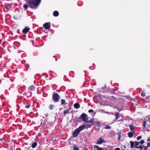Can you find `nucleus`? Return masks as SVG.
Segmentation results:
<instances>
[{"instance_id":"obj_1","label":"nucleus","mask_w":150,"mask_h":150,"mask_svg":"<svg viewBox=\"0 0 150 150\" xmlns=\"http://www.w3.org/2000/svg\"><path fill=\"white\" fill-rule=\"evenodd\" d=\"M29 7L32 8H35L38 7L41 2V0H27Z\"/></svg>"},{"instance_id":"obj_2","label":"nucleus","mask_w":150,"mask_h":150,"mask_svg":"<svg viewBox=\"0 0 150 150\" xmlns=\"http://www.w3.org/2000/svg\"><path fill=\"white\" fill-rule=\"evenodd\" d=\"M60 96L57 93H54L52 95V99L55 102H58L60 99Z\"/></svg>"},{"instance_id":"obj_3","label":"nucleus","mask_w":150,"mask_h":150,"mask_svg":"<svg viewBox=\"0 0 150 150\" xmlns=\"http://www.w3.org/2000/svg\"><path fill=\"white\" fill-rule=\"evenodd\" d=\"M80 116L82 121L86 122L88 120V117L85 113H83Z\"/></svg>"},{"instance_id":"obj_4","label":"nucleus","mask_w":150,"mask_h":150,"mask_svg":"<svg viewBox=\"0 0 150 150\" xmlns=\"http://www.w3.org/2000/svg\"><path fill=\"white\" fill-rule=\"evenodd\" d=\"M80 132L77 128L76 129L73 133V136L74 137H76L80 133Z\"/></svg>"},{"instance_id":"obj_5","label":"nucleus","mask_w":150,"mask_h":150,"mask_svg":"<svg viewBox=\"0 0 150 150\" xmlns=\"http://www.w3.org/2000/svg\"><path fill=\"white\" fill-rule=\"evenodd\" d=\"M43 27L46 29H49L50 28V25L49 23H45L43 25Z\"/></svg>"},{"instance_id":"obj_6","label":"nucleus","mask_w":150,"mask_h":150,"mask_svg":"<svg viewBox=\"0 0 150 150\" xmlns=\"http://www.w3.org/2000/svg\"><path fill=\"white\" fill-rule=\"evenodd\" d=\"M30 28L28 27H26L22 30L23 33L26 34L28 33L29 30Z\"/></svg>"},{"instance_id":"obj_7","label":"nucleus","mask_w":150,"mask_h":150,"mask_svg":"<svg viewBox=\"0 0 150 150\" xmlns=\"http://www.w3.org/2000/svg\"><path fill=\"white\" fill-rule=\"evenodd\" d=\"M85 126L84 125H82L80 126L77 129H78L80 132L81 130H83L84 129H85Z\"/></svg>"},{"instance_id":"obj_8","label":"nucleus","mask_w":150,"mask_h":150,"mask_svg":"<svg viewBox=\"0 0 150 150\" xmlns=\"http://www.w3.org/2000/svg\"><path fill=\"white\" fill-rule=\"evenodd\" d=\"M105 142V141L103 139L99 138V140H98L97 143L98 144H100L103 143H104Z\"/></svg>"},{"instance_id":"obj_9","label":"nucleus","mask_w":150,"mask_h":150,"mask_svg":"<svg viewBox=\"0 0 150 150\" xmlns=\"http://www.w3.org/2000/svg\"><path fill=\"white\" fill-rule=\"evenodd\" d=\"M40 124L41 125H45L46 123L47 122V120L45 119L44 120H40Z\"/></svg>"},{"instance_id":"obj_10","label":"nucleus","mask_w":150,"mask_h":150,"mask_svg":"<svg viewBox=\"0 0 150 150\" xmlns=\"http://www.w3.org/2000/svg\"><path fill=\"white\" fill-rule=\"evenodd\" d=\"M74 107L76 109H78L80 108V105L79 103H76L74 104Z\"/></svg>"},{"instance_id":"obj_11","label":"nucleus","mask_w":150,"mask_h":150,"mask_svg":"<svg viewBox=\"0 0 150 150\" xmlns=\"http://www.w3.org/2000/svg\"><path fill=\"white\" fill-rule=\"evenodd\" d=\"M35 87L33 85L30 86L28 88V89L30 91H33L35 90Z\"/></svg>"},{"instance_id":"obj_12","label":"nucleus","mask_w":150,"mask_h":150,"mask_svg":"<svg viewBox=\"0 0 150 150\" xmlns=\"http://www.w3.org/2000/svg\"><path fill=\"white\" fill-rule=\"evenodd\" d=\"M12 4H5V7L8 9H9L11 7Z\"/></svg>"},{"instance_id":"obj_13","label":"nucleus","mask_w":150,"mask_h":150,"mask_svg":"<svg viewBox=\"0 0 150 150\" xmlns=\"http://www.w3.org/2000/svg\"><path fill=\"white\" fill-rule=\"evenodd\" d=\"M59 15V13L57 11H54L53 13V15L55 17H57Z\"/></svg>"},{"instance_id":"obj_14","label":"nucleus","mask_w":150,"mask_h":150,"mask_svg":"<svg viewBox=\"0 0 150 150\" xmlns=\"http://www.w3.org/2000/svg\"><path fill=\"white\" fill-rule=\"evenodd\" d=\"M71 109V107H70L68 110H64L63 112L64 114L65 115L69 113V111Z\"/></svg>"},{"instance_id":"obj_15","label":"nucleus","mask_w":150,"mask_h":150,"mask_svg":"<svg viewBox=\"0 0 150 150\" xmlns=\"http://www.w3.org/2000/svg\"><path fill=\"white\" fill-rule=\"evenodd\" d=\"M128 136L130 138H132L133 136V134L132 132H129L128 134Z\"/></svg>"},{"instance_id":"obj_16","label":"nucleus","mask_w":150,"mask_h":150,"mask_svg":"<svg viewBox=\"0 0 150 150\" xmlns=\"http://www.w3.org/2000/svg\"><path fill=\"white\" fill-rule=\"evenodd\" d=\"M61 103L62 105H66L67 104V103L66 102L65 100L64 99H61Z\"/></svg>"},{"instance_id":"obj_17","label":"nucleus","mask_w":150,"mask_h":150,"mask_svg":"<svg viewBox=\"0 0 150 150\" xmlns=\"http://www.w3.org/2000/svg\"><path fill=\"white\" fill-rule=\"evenodd\" d=\"M119 113L118 112H116L115 113V116L116 117V120H117L118 118H119Z\"/></svg>"},{"instance_id":"obj_18","label":"nucleus","mask_w":150,"mask_h":150,"mask_svg":"<svg viewBox=\"0 0 150 150\" xmlns=\"http://www.w3.org/2000/svg\"><path fill=\"white\" fill-rule=\"evenodd\" d=\"M29 6V5H28L27 3L24 4L23 6V7L25 10L27 9L28 8Z\"/></svg>"},{"instance_id":"obj_19","label":"nucleus","mask_w":150,"mask_h":150,"mask_svg":"<svg viewBox=\"0 0 150 150\" xmlns=\"http://www.w3.org/2000/svg\"><path fill=\"white\" fill-rule=\"evenodd\" d=\"M130 148L131 149H133V148L134 146V142L131 141L130 142Z\"/></svg>"},{"instance_id":"obj_20","label":"nucleus","mask_w":150,"mask_h":150,"mask_svg":"<svg viewBox=\"0 0 150 150\" xmlns=\"http://www.w3.org/2000/svg\"><path fill=\"white\" fill-rule=\"evenodd\" d=\"M85 129H87L88 128H90L91 127L92 125L90 124H86L85 125Z\"/></svg>"},{"instance_id":"obj_21","label":"nucleus","mask_w":150,"mask_h":150,"mask_svg":"<svg viewBox=\"0 0 150 150\" xmlns=\"http://www.w3.org/2000/svg\"><path fill=\"white\" fill-rule=\"evenodd\" d=\"M81 116L79 117H76V120L78 122H81Z\"/></svg>"},{"instance_id":"obj_22","label":"nucleus","mask_w":150,"mask_h":150,"mask_svg":"<svg viewBox=\"0 0 150 150\" xmlns=\"http://www.w3.org/2000/svg\"><path fill=\"white\" fill-rule=\"evenodd\" d=\"M139 142L138 141H136V142L134 146V147L136 148H137L138 147L137 146L139 145Z\"/></svg>"},{"instance_id":"obj_23","label":"nucleus","mask_w":150,"mask_h":150,"mask_svg":"<svg viewBox=\"0 0 150 150\" xmlns=\"http://www.w3.org/2000/svg\"><path fill=\"white\" fill-rule=\"evenodd\" d=\"M37 143L36 142H34L32 145V147L33 148H35L37 146Z\"/></svg>"},{"instance_id":"obj_24","label":"nucleus","mask_w":150,"mask_h":150,"mask_svg":"<svg viewBox=\"0 0 150 150\" xmlns=\"http://www.w3.org/2000/svg\"><path fill=\"white\" fill-rule=\"evenodd\" d=\"M117 134L118 135V139L119 140H120L121 137V132H119Z\"/></svg>"},{"instance_id":"obj_25","label":"nucleus","mask_w":150,"mask_h":150,"mask_svg":"<svg viewBox=\"0 0 150 150\" xmlns=\"http://www.w3.org/2000/svg\"><path fill=\"white\" fill-rule=\"evenodd\" d=\"M86 122H88V123H91L93 124V123H94V119H92L90 120H89V121H88V120H87V121H86Z\"/></svg>"},{"instance_id":"obj_26","label":"nucleus","mask_w":150,"mask_h":150,"mask_svg":"<svg viewBox=\"0 0 150 150\" xmlns=\"http://www.w3.org/2000/svg\"><path fill=\"white\" fill-rule=\"evenodd\" d=\"M141 95L143 97L146 96V93L144 91H142L141 93Z\"/></svg>"},{"instance_id":"obj_27","label":"nucleus","mask_w":150,"mask_h":150,"mask_svg":"<svg viewBox=\"0 0 150 150\" xmlns=\"http://www.w3.org/2000/svg\"><path fill=\"white\" fill-rule=\"evenodd\" d=\"M54 108V105L51 104L49 106V108L50 110H52Z\"/></svg>"},{"instance_id":"obj_28","label":"nucleus","mask_w":150,"mask_h":150,"mask_svg":"<svg viewBox=\"0 0 150 150\" xmlns=\"http://www.w3.org/2000/svg\"><path fill=\"white\" fill-rule=\"evenodd\" d=\"M93 147L94 149H97L98 150L100 148L99 146L97 145H95Z\"/></svg>"},{"instance_id":"obj_29","label":"nucleus","mask_w":150,"mask_h":150,"mask_svg":"<svg viewBox=\"0 0 150 150\" xmlns=\"http://www.w3.org/2000/svg\"><path fill=\"white\" fill-rule=\"evenodd\" d=\"M130 130H132L134 129V126L132 125H129Z\"/></svg>"},{"instance_id":"obj_30","label":"nucleus","mask_w":150,"mask_h":150,"mask_svg":"<svg viewBox=\"0 0 150 150\" xmlns=\"http://www.w3.org/2000/svg\"><path fill=\"white\" fill-rule=\"evenodd\" d=\"M111 128V126H110L109 125H107L105 127V129H110Z\"/></svg>"},{"instance_id":"obj_31","label":"nucleus","mask_w":150,"mask_h":150,"mask_svg":"<svg viewBox=\"0 0 150 150\" xmlns=\"http://www.w3.org/2000/svg\"><path fill=\"white\" fill-rule=\"evenodd\" d=\"M31 106V104H29L28 105H26L25 106V107L27 108H30V106Z\"/></svg>"},{"instance_id":"obj_32","label":"nucleus","mask_w":150,"mask_h":150,"mask_svg":"<svg viewBox=\"0 0 150 150\" xmlns=\"http://www.w3.org/2000/svg\"><path fill=\"white\" fill-rule=\"evenodd\" d=\"M139 148L140 149V150H143V147L142 146H138V147L137 149H139Z\"/></svg>"},{"instance_id":"obj_33","label":"nucleus","mask_w":150,"mask_h":150,"mask_svg":"<svg viewBox=\"0 0 150 150\" xmlns=\"http://www.w3.org/2000/svg\"><path fill=\"white\" fill-rule=\"evenodd\" d=\"M139 143L142 144H143L144 143V140H141L139 142Z\"/></svg>"},{"instance_id":"obj_34","label":"nucleus","mask_w":150,"mask_h":150,"mask_svg":"<svg viewBox=\"0 0 150 150\" xmlns=\"http://www.w3.org/2000/svg\"><path fill=\"white\" fill-rule=\"evenodd\" d=\"M74 150H79L78 149V147L76 146H75L74 147Z\"/></svg>"},{"instance_id":"obj_35","label":"nucleus","mask_w":150,"mask_h":150,"mask_svg":"<svg viewBox=\"0 0 150 150\" xmlns=\"http://www.w3.org/2000/svg\"><path fill=\"white\" fill-rule=\"evenodd\" d=\"M142 138V137L141 136H138L137 138V140H139L140 139H141Z\"/></svg>"},{"instance_id":"obj_36","label":"nucleus","mask_w":150,"mask_h":150,"mask_svg":"<svg viewBox=\"0 0 150 150\" xmlns=\"http://www.w3.org/2000/svg\"><path fill=\"white\" fill-rule=\"evenodd\" d=\"M146 121H144L143 122V125L144 127H145L146 125Z\"/></svg>"},{"instance_id":"obj_37","label":"nucleus","mask_w":150,"mask_h":150,"mask_svg":"<svg viewBox=\"0 0 150 150\" xmlns=\"http://www.w3.org/2000/svg\"><path fill=\"white\" fill-rule=\"evenodd\" d=\"M88 112L89 113H91V112H94V110H93L92 109H90L89 110H88Z\"/></svg>"},{"instance_id":"obj_38","label":"nucleus","mask_w":150,"mask_h":150,"mask_svg":"<svg viewBox=\"0 0 150 150\" xmlns=\"http://www.w3.org/2000/svg\"><path fill=\"white\" fill-rule=\"evenodd\" d=\"M148 147L147 146H145L144 148V150H147Z\"/></svg>"},{"instance_id":"obj_39","label":"nucleus","mask_w":150,"mask_h":150,"mask_svg":"<svg viewBox=\"0 0 150 150\" xmlns=\"http://www.w3.org/2000/svg\"><path fill=\"white\" fill-rule=\"evenodd\" d=\"M147 146L148 147L150 146V142L148 143L147 144Z\"/></svg>"},{"instance_id":"obj_40","label":"nucleus","mask_w":150,"mask_h":150,"mask_svg":"<svg viewBox=\"0 0 150 150\" xmlns=\"http://www.w3.org/2000/svg\"><path fill=\"white\" fill-rule=\"evenodd\" d=\"M115 150H120V149L119 148H117Z\"/></svg>"},{"instance_id":"obj_41","label":"nucleus","mask_w":150,"mask_h":150,"mask_svg":"<svg viewBox=\"0 0 150 150\" xmlns=\"http://www.w3.org/2000/svg\"><path fill=\"white\" fill-rule=\"evenodd\" d=\"M98 150H103V149L102 148H100Z\"/></svg>"},{"instance_id":"obj_42","label":"nucleus","mask_w":150,"mask_h":150,"mask_svg":"<svg viewBox=\"0 0 150 150\" xmlns=\"http://www.w3.org/2000/svg\"><path fill=\"white\" fill-rule=\"evenodd\" d=\"M27 94V93H24L23 94V95H24V96H25Z\"/></svg>"},{"instance_id":"obj_43","label":"nucleus","mask_w":150,"mask_h":150,"mask_svg":"<svg viewBox=\"0 0 150 150\" xmlns=\"http://www.w3.org/2000/svg\"><path fill=\"white\" fill-rule=\"evenodd\" d=\"M148 121L150 123V118L148 119Z\"/></svg>"},{"instance_id":"obj_44","label":"nucleus","mask_w":150,"mask_h":150,"mask_svg":"<svg viewBox=\"0 0 150 150\" xmlns=\"http://www.w3.org/2000/svg\"><path fill=\"white\" fill-rule=\"evenodd\" d=\"M84 150H88V149L87 148L85 147Z\"/></svg>"},{"instance_id":"obj_45","label":"nucleus","mask_w":150,"mask_h":150,"mask_svg":"<svg viewBox=\"0 0 150 150\" xmlns=\"http://www.w3.org/2000/svg\"><path fill=\"white\" fill-rule=\"evenodd\" d=\"M30 96H31L32 94V93L31 92H30Z\"/></svg>"},{"instance_id":"obj_46","label":"nucleus","mask_w":150,"mask_h":150,"mask_svg":"<svg viewBox=\"0 0 150 150\" xmlns=\"http://www.w3.org/2000/svg\"><path fill=\"white\" fill-rule=\"evenodd\" d=\"M0 140L2 141V139H1Z\"/></svg>"},{"instance_id":"obj_47","label":"nucleus","mask_w":150,"mask_h":150,"mask_svg":"<svg viewBox=\"0 0 150 150\" xmlns=\"http://www.w3.org/2000/svg\"><path fill=\"white\" fill-rule=\"evenodd\" d=\"M55 60L56 61H57V59H55Z\"/></svg>"},{"instance_id":"obj_48","label":"nucleus","mask_w":150,"mask_h":150,"mask_svg":"<svg viewBox=\"0 0 150 150\" xmlns=\"http://www.w3.org/2000/svg\"><path fill=\"white\" fill-rule=\"evenodd\" d=\"M66 107H67V106H65V107H64V108H66Z\"/></svg>"},{"instance_id":"obj_49","label":"nucleus","mask_w":150,"mask_h":150,"mask_svg":"<svg viewBox=\"0 0 150 150\" xmlns=\"http://www.w3.org/2000/svg\"><path fill=\"white\" fill-rule=\"evenodd\" d=\"M120 109H118V110H120Z\"/></svg>"}]
</instances>
